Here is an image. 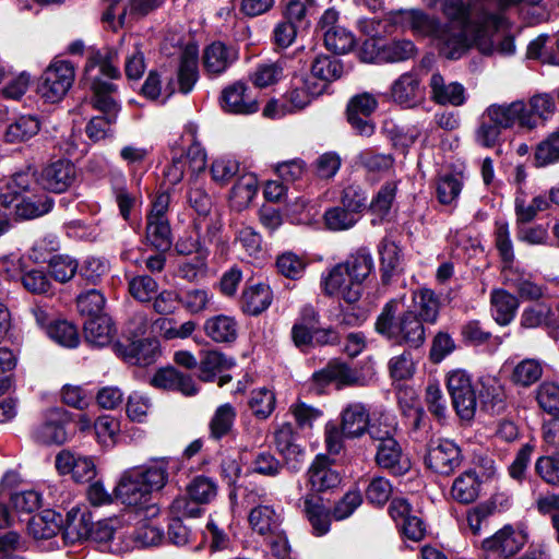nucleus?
Returning a JSON list of instances; mask_svg holds the SVG:
<instances>
[{
  "label": "nucleus",
  "instance_id": "nucleus-1",
  "mask_svg": "<svg viewBox=\"0 0 559 559\" xmlns=\"http://www.w3.org/2000/svg\"><path fill=\"white\" fill-rule=\"evenodd\" d=\"M117 60L118 53L111 48L92 49L87 55L83 80L93 92V106L103 114L92 118L86 126L87 135L95 141L105 139L111 132V127L116 123L120 111V106L114 96L116 85L102 80V76L108 79L120 76V71L115 64Z\"/></svg>",
  "mask_w": 559,
  "mask_h": 559
},
{
  "label": "nucleus",
  "instance_id": "nucleus-2",
  "mask_svg": "<svg viewBox=\"0 0 559 559\" xmlns=\"http://www.w3.org/2000/svg\"><path fill=\"white\" fill-rule=\"evenodd\" d=\"M392 24L409 29L417 37L432 38L440 53L448 59L461 58L468 48L476 46L473 34L453 22L442 24L436 16L420 9L400 10L391 13Z\"/></svg>",
  "mask_w": 559,
  "mask_h": 559
},
{
  "label": "nucleus",
  "instance_id": "nucleus-3",
  "mask_svg": "<svg viewBox=\"0 0 559 559\" xmlns=\"http://www.w3.org/2000/svg\"><path fill=\"white\" fill-rule=\"evenodd\" d=\"M169 460L155 459L142 467L124 471L117 483L114 495L126 506L146 503L153 491L162 490L168 481Z\"/></svg>",
  "mask_w": 559,
  "mask_h": 559
},
{
  "label": "nucleus",
  "instance_id": "nucleus-4",
  "mask_svg": "<svg viewBox=\"0 0 559 559\" xmlns=\"http://www.w3.org/2000/svg\"><path fill=\"white\" fill-rule=\"evenodd\" d=\"M431 10L439 8L444 16L473 34L476 47L484 55L489 53V0H423Z\"/></svg>",
  "mask_w": 559,
  "mask_h": 559
},
{
  "label": "nucleus",
  "instance_id": "nucleus-5",
  "mask_svg": "<svg viewBox=\"0 0 559 559\" xmlns=\"http://www.w3.org/2000/svg\"><path fill=\"white\" fill-rule=\"evenodd\" d=\"M400 301L392 299L386 302L377 318L376 331L393 342L409 349H417L424 345L426 329L424 322L415 310H404L397 313Z\"/></svg>",
  "mask_w": 559,
  "mask_h": 559
},
{
  "label": "nucleus",
  "instance_id": "nucleus-6",
  "mask_svg": "<svg viewBox=\"0 0 559 559\" xmlns=\"http://www.w3.org/2000/svg\"><path fill=\"white\" fill-rule=\"evenodd\" d=\"M495 247L502 264V272L506 280L513 282L520 296L524 299L535 300L544 296V287L533 282L531 278L519 277L510 278L508 273L512 271L515 254L513 241L510 236L508 223L503 221H496L495 224Z\"/></svg>",
  "mask_w": 559,
  "mask_h": 559
},
{
  "label": "nucleus",
  "instance_id": "nucleus-7",
  "mask_svg": "<svg viewBox=\"0 0 559 559\" xmlns=\"http://www.w3.org/2000/svg\"><path fill=\"white\" fill-rule=\"evenodd\" d=\"M75 78L74 67L66 60H55L41 74L38 93L48 103L61 100Z\"/></svg>",
  "mask_w": 559,
  "mask_h": 559
},
{
  "label": "nucleus",
  "instance_id": "nucleus-8",
  "mask_svg": "<svg viewBox=\"0 0 559 559\" xmlns=\"http://www.w3.org/2000/svg\"><path fill=\"white\" fill-rule=\"evenodd\" d=\"M91 539L97 543L103 550L112 554L130 550L131 542L127 540V530L117 516L92 524Z\"/></svg>",
  "mask_w": 559,
  "mask_h": 559
},
{
  "label": "nucleus",
  "instance_id": "nucleus-9",
  "mask_svg": "<svg viewBox=\"0 0 559 559\" xmlns=\"http://www.w3.org/2000/svg\"><path fill=\"white\" fill-rule=\"evenodd\" d=\"M76 180V168L68 159H56L47 163L37 174V183L46 191L63 193Z\"/></svg>",
  "mask_w": 559,
  "mask_h": 559
},
{
  "label": "nucleus",
  "instance_id": "nucleus-10",
  "mask_svg": "<svg viewBox=\"0 0 559 559\" xmlns=\"http://www.w3.org/2000/svg\"><path fill=\"white\" fill-rule=\"evenodd\" d=\"M514 126L525 130H534V123L524 100L491 105V132H497L498 135Z\"/></svg>",
  "mask_w": 559,
  "mask_h": 559
},
{
  "label": "nucleus",
  "instance_id": "nucleus-11",
  "mask_svg": "<svg viewBox=\"0 0 559 559\" xmlns=\"http://www.w3.org/2000/svg\"><path fill=\"white\" fill-rule=\"evenodd\" d=\"M343 265H334L322 274L320 285L324 295L337 297L348 305L356 304L361 297V287L349 277Z\"/></svg>",
  "mask_w": 559,
  "mask_h": 559
},
{
  "label": "nucleus",
  "instance_id": "nucleus-12",
  "mask_svg": "<svg viewBox=\"0 0 559 559\" xmlns=\"http://www.w3.org/2000/svg\"><path fill=\"white\" fill-rule=\"evenodd\" d=\"M447 384L457 415L462 419H471L476 411V394L469 376L464 370H453L448 376Z\"/></svg>",
  "mask_w": 559,
  "mask_h": 559
},
{
  "label": "nucleus",
  "instance_id": "nucleus-13",
  "mask_svg": "<svg viewBox=\"0 0 559 559\" xmlns=\"http://www.w3.org/2000/svg\"><path fill=\"white\" fill-rule=\"evenodd\" d=\"M461 462V450L453 441L439 439L429 443L425 464L432 472L450 475L460 466Z\"/></svg>",
  "mask_w": 559,
  "mask_h": 559
},
{
  "label": "nucleus",
  "instance_id": "nucleus-14",
  "mask_svg": "<svg viewBox=\"0 0 559 559\" xmlns=\"http://www.w3.org/2000/svg\"><path fill=\"white\" fill-rule=\"evenodd\" d=\"M198 56L199 49L195 45H187L183 48L177 79L170 78L164 87L166 97L173 95L177 90L182 94H189L193 90L199 79Z\"/></svg>",
  "mask_w": 559,
  "mask_h": 559
},
{
  "label": "nucleus",
  "instance_id": "nucleus-15",
  "mask_svg": "<svg viewBox=\"0 0 559 559\" xmlns=\"http://www.w3.org/2000/svg\"><path fill=\"white\" fill-rule=\"evenodd\" d=\"M392 100L404 108H415L425 100V86L417 70L401 74L390 87Z\"/></svg>",
  "mask_w": 559,
  "mask_h": 559
},
{
  "label": "nucleus",
  "instance_id": "nucleus-16",
  "mask_svg": "<svg viewBox=\"0 0 559 559\" xmlns=\"http://www.w3.org/2000/svg\"><path fill=\"white\" fill-rule=\"evenodd\" d=\"M528 534L522 524H507L491 536V555L509 559L527 543Z\"/></svg>",
  "mask_w": 559,
  "mask_h": 559
},
{
  "label": "nucleus",
  "instance_id": "nucleus-17",
  "mask_svg": "<svg viewBox=\"0 0 559 559\" xmlns=\"http://www.w3.org/2000/svg\"><path fill=\"white\" fill-rule=\"evenodd\" d=\"M221 102L224 110L231 114L250 115L259 110L257 97L240 81L223 90Z\"/></svg>",
  "mask_w": 559,
  "mask_h": 559
},
{
  "label": "nucleus",
  "instance_id": "nucleus-18",
  "mask_svg": "<svg viewBox=\"0 0 559 559\" xmlns=\"http://www.w3.org/2000/svg\"><path fill=\"white\" fill-rule=\"evenodd\" d=\"M374 448V462L380 468L386 469L395 476L404 475L409 471L411 461L395 438L379 443Z\"/></svg>",
  "mask_w": 559,
  "mask_h": 559
},
{
  "label": "nucleus",
  "instance_id": "nucleus-19",
  "mask_svg": "<svg viewBox=\"0 0 559 559\" xmlns=\"http://www.w3.org/2000/svg\"><path fill=\"white\" fill-rule=\"evenodd\" d=\"M36 183L37 175L31 168L14 174L0 192V213L7 216V211L12 209L16 198L32 193Z\"/></svg>",
  "mask_w": 559,
  "mask_h": 559
},
{
  "label": "nucleus",
  "instance_id": "nucleus-20",
  "mask_svg": "<svg viewBox=\"0 0 559 559\" xmlns=\"http://www.w3.org/2000/svg\"><path fill=\"white\" fill-rule=\"evenodd\" d=\"M56 467L60 474H71L79 483L90 481L96 475V466L91 457L76 455L70 451H61L57 455Z\"/></svg>",
  "mask_w": 559,
  "mask_h": 559
},
{
  "label": "nucleus",
  "instance_id": "nucleus-21",
  "mask_svg": "<svg viewBox=\"0 0 559 559\" xmlns=\"http://www.w3.org/2000/svg\"><path fill=\"white\" fill-rule=\"evenodd\" d=\"M340 426L347 439H359L366 435L370 420V411L361 402L348 403L340 414Z\"/></svg>",
  "mask_w": 559,
  "mask_h": 559
},
{
  "label": "nucleus",
  "instance_id": "nucleus-22",
  "mask_svg": "<svg viewBox=\"0 0 559 559\" xmlns=\"http://www.w3.org/2000/svg\"><path fill=\"white\" fill-rule=\"evenodd\" d=\"M53 207V200L46 193L24 194L16 198L8 214H14L17 219H34L49 213Z\"/></svg>",
  "mask_w": 559,
  "mask_h": 559
},
{
  "label": "nucleus",
  "instance_id": "nucleus-23",
  "mask_svg": "<svg viewBox=\"0 0 559 559\" xmlns=\"http://www.w3.org/2000/svg\"><path fill=\"white\" fill-rule=\"evenodd\" d=\"M550 192L546 194H533L519 188L514 198V212L518 223H530L538 215L549 209Z\"/></svg>",
  "mask_w": 559,
  "mask_h": 559
},
{
  "label": "nucleus",
  "instance_id": "nucleus-24",
  "mask_svg": "<svg viewBox=\"0 0 559 559\" xmlns=\"http://www.w3.org/2000/svg\"><path fill=\"white\" fill-rule=\"evenodd\" d=\"M323 94V84L316 83L312 78L301 76L295 79L285 99L288 111H297L306 108L312 99Z\"/></svg>",
  "mask_w": 559,
  "mask_h": 559
},
{
  "label": "nucleus",
  "instance_id": "nucleus-25",
  "mask_svg": "<svg viewBox=\"0 0 559 559\" xmlns=\"http://www.w3.org/2000/svg\"><path fill=\"white\" fill-rule=\"evenodd\" d=\"M151 384L157 389L178 391L187 396L198 393L192 377L173 367L159 369L151 379Z\"/></svg>",
  "mask_w": 559,
  "mask_h": 559
},
{
  "label": "nucleus",
  "instance_id": "nucleus-26",
  "mask_svg": "<svg viewBox=\"0 0 559 559\" xmlns=\"http://www.w3.org/2000/svg\"><path fill=\"white\" fill-rule=\"evenodd\" d=\"M312 380L319 386H325L330 383L336 384L337 388L354 385L358 383L359 376L357 371L348 367L346 364L333 360L324 368L312 374Z\"/></svg>",
  "mask_w": 559,
  "mask_h": 559
},
{
  "label": "nucleus",
  "instance_id": "nucleus-27",
  "mask_svg": "<svg viewBox=\"0 0 559 559\" xmlns=\"http://www.w3.org/2000/svg\"><path fill=\"white\" fill-rule=\"evenodd\" d=\"M489 478L486 472L477 473L469 469L462 473L455 478L451 488L453 499L462 503H471L475 501L480 492L481 485Z\"/></svg>",
  "mask_w": 559,
  "mask_h": 559
},
{
  "label": "nucleus",
  "instance_id": "nucleus-28",
  "mask_svg": "<svg viewBox=\"0 0 559 559\" xmlns=\"http://www.w3.org/2000/svg\"><path fill=\"white\" fill-rule=\"evenodd\" d=\"M68 421L63 409L53 408L47 414V418L35 431V438L46 444H62L67 441L64 424Z\"/></svg>",
  "mask_w": 559,
  "mask_h": 559
},
{
  "label": "nucleus",
  "instance_id": "nucleus-29",
  "mask_svg": "<svg viewBox=\"0 0 559 559\" xmlns=\"http://www.w3.org/2000/svg\"><path fill=\"white\" fill-rule=\"evenodd\" d=\"M311 490L320 492L336 487L340 475L331 467V461L325 455H318L308 471Z\"/></svg>",
  "mask_w": 559,
  "mask_h": 559
},
{
  "label": "nucleus",
  "instance_id": "nucleus-30",
  "mask_svg": "<svg viewBox=\"0 0 559 559\" xmlns=\"http://www.w3.org/2000/svg\"><path fill=\"white\" fill-rule=\"evenodd\" d=\"M238 58L237 51L221 41L209 45L203 53L205 70L212 74L223 73Z\"/></svg>",
  "mask_w": 559,
  "mask_h": 559
},
{
  "label": "nucleus",
  "instance_id": "nucleus-31",
  "mask_svg": "<svg viewBox=\"0 0 559 559\" xmlns=\"http://www.w3.org/2000/svg\"><path fill=\"white\" fill-rule=\"evenodd\" d=\"M431 99L439 105L461 106L465 102L464 87L452 82L447 84L439 73H433L429 83Z\"/></svg>",
  "mask_w": 559,
  "mask_h": 559
},
{
  "label": "nucleus",
  "instance_id": "nucleus-32",
  "mask_svg": "<svg viewBox=\"0 0 559 559\" xmlns=\"http://www.w3.org/2000/svg\"><path fill=\"white\" fill-rule=\"evenodd\" d=\"M116 329L109 316L90 318L84 323L85 341L95 347H104L111 343Z\"/></svg>",
  "mask_w": 559,
  "mask_h": 559
},
{
  "label": "nucleus",
  "instance_id": "nucleus-33",
  "mask_svg": "<svg viewBox=\"0 0 559 559\" xmlns=\"http://www.w3.org/2000/svg\"><path fill=\"white\" fill-rule=\"evenodd\" d=\"M205 334L216 343H233L238 336V322L226 314L213 316L205 320Z\"/></svg>",
  "mask_w": 559,
  "mask_h": 559
},
{
  "label": "nucleus",
  "instance_id": "nucleus-34",
  "mask_svg": "<svg viewBox=\"0 0 559 559\" xmlns=\"http://www.w3.org/2000/svg\"><path fill=\"white\" fill-rule=\"evenodd\" d=\"M62 528V516L52 510H44L31 518L27 524L28 534L36 539H48L56 536Z\"/></svg>",
  "mask_w": 559,
  "mask_h": 559
},
{
  "label": "nucleus",
  "instance_id": "nucleus-35",
  "mask_svg": "<svg viewBox=\"0 0 559 559\" xmlns=\"http://www.w3.org/2000/svg\"><path fill=\"white\" fill-rule=\"evenodd\" d=\"M439 298L429 288L415 290L412 296V304L407 307V310H415V313L424 323H435L439 316Z\"/></svg>",
  "mask_w": 559,
  "mask_h": 559
},
{
  "label": "nucleus",
  "instance_id": "nucleus-36",
  "mask_svg": "<svg viewBox=\"0 0 559 559\" xmlns=\"http://www.w3.org/2000/svg\"><path fill=\"white\" fill-rule=\"evenodd\" d=\"M273 294L269 285L259 283L245 288L241 296V309L243 312L258 316L265 311L272 304Z\"/></svg>",
  "mask_w": 559,
  "mask_h": 559
},
{
  "label": "nucleus",
  "instance_id": "nucleus-37",
  "mask_svg": "<svg viewBox=\"0 0 559 559\" xmlns=\"http://www.w3.org/2000/svg\"><path fill=\"white\" fill-rule=\"evenodd\" d=\"M251 528L260 535H271L281 530L282 515L272 506L260 504L248 516Z\"/></svg>",
  "mask_w": 559,
  "mask_h": 559
},
{
  "label": "nucleus",
  "instance_id": "nucleus-38",
  "mask_svg": "<svg viewBox=\"0 0 559 559\" xmlns=\"http://www.w3.org/2000/svg\"><path fill=\"white\" fill-rule=\"evenodd\" d=\"M464 176L462 171L441 174L436 182L437 200L443 205L454 204L462 191Z\"/></svg>",
  "mask_w": 559,
  "mask_h": 559
},
{
  "label": "nucleus",
  "instance_id": "nucleus-39",
  "mask_svg": "<svg viewBox=\"0 0 559 559\" xmlns=\"http://www.w3.org/2000/svg\"><path fill=\"white\" fill-rule=\"evenodd\" d=\"M343 74L342 62L330 56H319L311 64V74L308 78H312L316 83L323 84V93L325 92L329 83L340 79Z\"/></svg>",
  "mask_w": 559,
  "mask_h": 559
},
{
  "label": "nucleus",
  "instance_id": "nucleus-40",
  "mask_svg": "<svg viewBox=\"0 0 559 559\" xmlns=\"http://www.w3.org/2000/svg\"><path fill=\"white\" fill-rule=\"evenodd\" d=\"M40 130V122L35 116H21L11 122L3 134L7 143L15 144L28 141Z\"/></svg>",
  "mask_w": 559,
  "mask_h": 559
},
{
  "label": "nucleus",
  "instance_id": "nucleus-41",
  "mask_svg": "<svg viewBox=\"0 0 559 559\" xmlns=\"http://www.w3.org/2000/svg\"><path fill=\"white\" fill-rule=\"evenodd\" d=\"M127 530V540L133 548H145L158 545L163 539V531L150 521H141L131 531Z\"/></svg>",
  "mask_w": 559,
  "mask_h": 559
},
{
  "label": "nucleus",
  "instance_id": "nucleus-42",
  "mask_svg": "<svg viewBox=\"0 0 559 559\" xmlns=\"http://www.w3.org/2000/svg\"><path fill=\"white\" fill-rule=\"evenodd\" d=\"M340 264L344 266L358 287H361V283L370 275L374 266L371 253L364 248L352 253L344 263Z\"/></svg>",
  "mask_w": 559,
  "mask_h": 559
},
{
  "label": "nucleus",
  "instance_id": "nucleus-43",
  "mask_svg": "<svg viewBox=\"0 0 559 559\" xmlns=\"http://www.w3.org/2000/svg\"><path fill=\"white\" fill-rule=\"evenodd\" d=\"M146 243L159 252H166L173 245L169 219H146Z\"/></svg>",
  "mask_w": 559,
  "mask_h": 559
},
{
  "label": "nucleus",
  "instance_id": "nucleus-44",
  "mask_svg": "<svg viewBox=\"0 0 559 559\" xmlns=\"http://www.w3.org/2000/svg\"><path fill=\"white\" fill-rule=\"evenodd\" d=\"M518 307V299L504 290H497L491 295V317L499 325L509 324Z\"/></svg>",
  "mask_w": 559,
  "mask_h": 559
},
{
  "label": "nucleus",
  "instance_id": "nucleus-45",
  "mask_svg": "<svg viewBox=\"0 0 559 559\" xmlns=\"http://www.w3.org/2000/svg\"><path fill=\"white\" fill-rule=\"evenodd\" d=\"M286 63V59L260 63L251 72L250 80L257 87L261 88L273 85L284 78Z\"/></svg>",
  "mask_w": 559,
  "mask_h": 559
},
{
  "label": "nucleus",
  "instance_id": "nucleus-46",
  "mask_svg": "<svg viewBox=\"0 0 559 559\" xmlns=\"http://www.w3.org/2000/svg\"><path fill=\"white\" fill-rule=\"evenodd\" d=\"M235 365L231 358L218 350L202 352L200 361V379L205 382L214 380L217 373L230 369Z\"/></svg>",
  "mask_w": 559,
  "mask_h": 559
},
{
  "label": "nucleus",
  "instance_id": "nucleus-47",
  "mask_svg": "<svg viewBox=\"0 0 559 559\" xmlns=\"http://www.w3.org/2000/svg\"><path fill=\"white\" fill-rule=\"evenodd\" d=\"M396 431L395 417L388 413H381L377 418H370L366 433L376 447L379 443L386 442V440L394 439Z\"/></svg>",
  "mask_w": 559,
  "mask_h": 559
},
{
  "label": "nucleus",
  "instance_id": "nucleus-48",
  "mask_svg": "<svg viewBox=\"0 0 559 559\" xmlns=\"http://www.w3.org/2000/svg\"><path fill=\"white\" fill-rule=\"evenodd\" d=\"M236 416V408L231 404L219 405L210 421L211 436L216 440L227 436L233 429Z\"/></svg>",
  "mask_w": 559,
  "mask_h": 559
},
{
  "label": "nucleus",
  "instance_id": "nucleus-49",
  "mask_svg": "<svg viewBox=\"0 0 559 559\" xmlns=\"http://www.w3.org/2000/svg\"><path fill=\"white\" fill-rule=\"evenodd\" d=\"M187 201L200 216H207L213 205L211 195L205 191L204 183L198 177L189 179Z\"/></svg>",
  "mask_w": 559,
  "mask_h": 559
},
{
  "label": "nucleus",
  "instance_id": "nucleus-50",
  "mask_svg": "<svg viewBox=\"0 0 559 559\" xmlns=\"http://www.w3.org/2000/svg\"><path fill=\"white\" fill-rule=\"evenodd\" d=\"M157 355V342L152 340H139L132 342L126 352L124 358L135 365H150L155 360Z\"/></svg>",
  "mask_w": 559,
  "mask_h": 559
},
{
  "label": "nucleus",
  "instance_id": "nucleus-51",
  "mask_svg": "<svg viewBox=\"0 0 559 559\" xmlns=\"http://www.w3.org/2000/svg\"><path fill=\"white\" fill-rule=\"evenodd\" d=\"M198 127L189 123L185 129V134L189 136L191 143L187 150L185 160L189 162V166L193 173H200L206 166V152L197 139Z\"/></svg>",
  "mask_w": 559,
  "mask_h": 559
},
{
  "label": "nucleus",
  "instance_id": "nucleus-52",
  "mask_svg": "<svg viewBox=\"0 0 559 559\" xmlns=\"http://www.w3.org/2000/svg\"><path fill=\"white\" fill-rule=\"evenodd\" d=\"M511 23L502 15L491 14V38L501 33V39L497 45V51L503 56H510L515 52L514 34L511 32Z\"/></svg>",
  "mask_w": 559,
  "mask_h": 559
},
{
  "label": "nucleus",
  "instance_id": "nucleus-53",
  "mask_svg": "<svg viewBox=\"0 0 559 559\" xmlns=\"http://www.w3.org/2000/svg\"><path fill=\"white\" fill-rule=\"evenodd\" d=\"M275 265L281 275L289 280H299L302 277L308 262L305 257L287 251L277 257Z\"/></svg>",
  "mask_w": 559,
  "mask_h": 559
},
{
  "label": "nucleus",
  "instance_id": "nucleus-54",
  "mask_svg": "<svg viewBox=\"0 0 559 559\" xmlns=\"http://www.w3.org/2000/svg\"><path fill=\"white\" fill-rule=\"evenodd\" d=\"M187 495L199 504L210 503L217 495V485L210 477L197 476L188 484Z\"/></svg>",
  "mask_w": 559,
  "mask_h": 559
},
{
  "label": "nucleus",
  "instance_id": "nucleus-55",
  "mask_svg": "<svg viewBox=\"0 0 559 559\" xmlns=\"http://www.w3.org/2000/svg\"><path fill=\"white\" fill-rule=\"evenodd\" d=\"M417 52L409 39L393 40L382 46L380 55L386 62H402L413 58Z\"/></svg>",
  "mask_w": 559,
  "mask_h": 559
},
{
  "label": "nucleus",
  "instance_id": "nucleus-56",
  "mask_svg": "<svg viewBox=\"0 0 559 559\" xmlns=\"http://www.w3.org/2000/svg\"><path fill=\"white\" fill-rule=\"evenodd\" d=\"M275 403V394L265 388H261L251 392L249 407L257 418L266 419L273 413Z\"/></svg>",
  "mask_w": 559,
  "mask_h": 559
},
{
  "label": "nucleus",
  "instance_id": "nucleus-57",
  "mask_svg": "<svg viewBox=\"0 0 559 559\" xmlns=\"http://www.w3.org/2000/svg\"><path fill=\"white\" fill-rule=\"evenodd\" d=\"M556 104L554 98L546 93L536 94L530 98L527 112L534 123V129L538 126V119L548 120L555 112Z\"/></svg>",
  "mask_w": 559,
  "mask_h": 559
},
{
  "label": "nucleus",
  "instance_id": "nucleus-58",
  "mask_svg": "<svg viewBox=\"0 0 559 559\" xmlns=\"http://www.w3.org/2000/svg\"><path fill=\"white\" fill-rule=\"evenodd\" d=\"M48 336L59 345L74 348L80 343L76 328L68 321H57L48 328Z\"/></svg>",
  "mask_w": 559,
  "mask_h": 559
},
{
  "label": "nucleus",
  "instance_id": "nucleus-59",
  "mask_svg": "<svg viewBox=\"0 0 559 559\" xmlns=\"http://www.w3.org/2000/svg\"><path fill=\"white\" fill-rule=\"evenodd\" d=\"M106 304L104 295L97 289H90L79 295L76 299L78 309L81 314L96 318L105 314L103 312Z\"/></svg>",
  "mask_w": 559,
  "mask_h": 559
},
{
  "label": "nucleus",
  "instance_id": "nucleus-60",
  "mask_svg": "<svg viewBox=\"0 0 559 559\" xmlns=\"http://www.w3.org/2000/svg\"><path fill=\"white\" fill-rule=\"evenodd\" d=\"M323 40L325 47L335 53H346L355 44L353 34L342 26L326 31Z\"/></svg>",
  "mask_w": 559,
  "mask_h": 559
},
{
  "label": "nucleus",
  "instance_id": "nucleus-61",
  "mask_svg": "<svg viewBox=\"0 0 559 559\" xmlns=\"http://www.w3.org/2000/svg\"><path fill=\"white\" fill-rule=\"evenodd\" d=\"M129 292L138 301L150 302L158 292V284L148 275H138L129 281Z\"/></svg>",
  "mask_w": 559,
  "mask_h": 559
},
{
  "label": "nucleus",
  "instance_id": "nucleus-62",
  "mask_svg": "<svg viewBox=\"0 0 559 559\" xmlns=\"http://www.w3.org/2000/svg\"><path fill=\"white\" fill-rule=\"evenodd\" d=\"M92 525L90 524V518L85 514H71L63 527L64 539L75 543L81 539L91 538Z\"/></svg>",
  "mask_w": 559,
  "mask_h": 559
},
{
  "label": "nucleus",
  "instance_id": "nucleus-63",
  "mask_svg": "<svg viewBox=\"0 0 559 559\" xmlns=\"http://www.w3.org/2000/svg\"><path fill=\"white\" fill-rule=\"evenodd\" d=\"M543 374V367L538 360L524 359L513 370L512 380L523 386H528L539 380Z\"/></svg>",
  "mask_w": 559,
  "mask_h": 559
},
{
  "label": "nucleus",
  "instance_id": "nucleus-64",
  "mask_svg": "<svg viewBox=\"0 0 559 559\" xmlns=\"http://www.w3.org/2000/svg\"><path fill=\"white\" fill-rule=\"evenodd\" d=\"M536 401L544 412L559 413V384L552 381L539 384L536 390Z\"/></svg>",
  "mask_w": 559,
  "mask_h": 559
}]
</instances>
